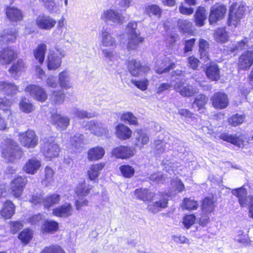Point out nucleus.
I'll return each mask as SVG.
<instances>
[{
  "label": "nucleus",
  "mask_w": 253,
  "mask_h": 253,
  "mask_svg": "<svg viewBox=\"0 0 253 253\" xmlns=\"http://www.w3.org/2000/svg\"><path fill=\"white\" fill-rule=\"evenodd\" d=\"M2 157L8 162L20 159L22 155L20 147L12 139H4L0 145Z\"/></svg>",
  "instance_id": "1"
},
{
  "label": "nucleus",
  "mask_w": 253,
  "mask_h": 253,
  "mask_svg": "<svg viewBox=\"0 0 253 253\" xmlns=\"http://www.w3.org/2000/svg\"><path fill=\"white\" fill-rule=\"evenodd\" d=\"M41 151L45 158L49 160L59 156L60 149L53 137H47L42 140Z\"/></svg>",
  "instance_id": "2"
},
{
  "label": "nucleus",
  "mask_w": 253,
  "mask_h": 253,
  "mask_svg": "<svg viewBox=\"0 0 253 253\" xmlns=\"http://www.w3.org/2000/svg\"><path fill=\"white\" fill-rule=\"evenodd\" d=\"M136 28L137 23L135 22H129L126 27V31L128 35L127 47L129 50L136 49L139 44L143 41V38L136 31Z\"/></svg>",
  "instance_id": "3"
},
{
  "label": "nucleus",
  "mask_w": 253,
  "mask_h": 253,
  "mask_svg": "<svg viewBox=\"0 0 253 253\" xmlns=\"http://www.w3.org/2000/svg\"><path fill=\"white\" fill-rule=\"evenodd\" d=\"M231 193L238 198L241 207L250 208L253 205V195H247V190L243 186L233 189Z\"/></svg>",
  "instance_id": "4"
},
{
  "label": "nucleus",
  "mask_w": 253,
  "mask_h": 253,
  "mask_svg": "<svg viewBox=\"0 0 253 253\" xmlns=\"http://www.w3.org/2000/svg\"><path fill=\"white\" fill-rule=\"evenodd\" d=\"M245 7L243 5L237 3H233L229 9L228 24L236 26L238 22L244 17Z\"/></svg>",
  "instance_id": "5"
},
{
  "label": "nucleus",
  "mask_w": 253,
  "mask_h": 253,
  "mask_svg": "<svg viewBox=\"0 0 253 253\" xmlns=\"http://www.w3.org/2000/svg\"><path fill=\"white\" fill-rule=\"evenodd\" d=\"M18 137L21 145L24 147L33 148L38 144V137L32 130L20 132Z\"/></svg>",
  "instance_id": "6"
},
{
  "label": "nucleus",
  "mask_w": 253,
  "mask_h": 253,
  "mask_svg": "<svg viewBox=\"0 0 253 253\" xmlns=\"http://www.w3.org/2000/svg\"><path fill=\"white\" fill-rule=\"evenodd\" d=\"M101 19L106 23L121 25L123 23L125 18L117 10L108 9L103 11L101 14Z\"/></svg>",
  "instance_id": "7"
},
{
  "label": "nucleus",
  "mask_w": 253,
  "mask_h": 253,
  "mask_svg": "<svg viewBox=\"0 0 253 253\" xmlns=\"http://www.w3.org/2000/svg\"><path fill=\"white\" fill-rule=\"evenodd\" d=\"M154 201L147 206V210L153 213H156L160 211L162 209L166 208L168 203L167 195H156L154 198Z\"/></svg>",
  "instance_id": "8"
},
{
  "label": "nucleus",
  "mask_w": 253,
  "mask_h": 253,
  "mask_svg": "<svg viewBox=\"0 0 253 253\" xmlns=\"http://www.w3.org/2000/svg\"><path fill=\"white\" fill-rule=\"evenodd\" d=\"M25 91L31 97L41 102H44L47 98V94L45 89L38 85H29L25 88Z\"/></svg>",
  "instance_id": "9"
},
{
  "label": "nucleus",
  "mask_w": 253,
  "mask_h": 253,
  "mask_svg": "<svg viewBox=\"0 0 253 253\" xmlns=\"http://www.w3.org/2000/svg\"><path fill=\"white\" fill-rule=\"evenodd\" d=\"M35 23L39 29L49 31L55 26L56 21L49 15L41 14L37 17Z\"/></svg>",
  "instance_id": "10"
},
{
  "label": "nucleus",
  "mask_w": 253,
  "mask_h": 253,
  "mask_svg": "<svg viewBox=\"0 0 253 253\" xmlns=\"http://www.w3.org/2000/svg\"><path fill=\"white\" fill-rule=\"evenodd\" d=\"M227 11L226 6L223 4L214 5L211 7L209 17L211 24L216 23L223 18Z\"/></svg>",
  "instance_id": "11"
},
{
  "label": "nucleus",
  "mask_w": 253,
  "mask_h": 253,
  "mask_svg": "<svg viewBox=\"0 0 253 253\" xmlns=\"http://www.w3.org/2000/svg\"><path fill=\"white\" fill-rule=\"evenodd\" d=\"M112 155L117 159H127L134 155V149L127 146H119L113 149Z\"/></svg>",
  "instance_id": "12"
},
{
  "label": "nucleus",
  "mask_w": 253,
  "mask_h": 253,
  "mask_svg": "<svg viewBox=\"0 0 253 253\" xmlns=\"http://www.w3.org/2000/svg\"><path fill=\"white\" fill-rule=\"evenodd\" d=\"M27 183V179L25 177L19 176L15 178L11 183V192L15 198L20 197L24 188Z\"/></svg>",
  "instance_id": "13"
},
{
  "label": "nucleus",
  "mask_w": 253,
  "mask_h": 253,
  "mask_svg": "<svg viewBox=\"0 0 253 253\" xmlns=\"http://www.w3.org/2000/svg\"><path fill=\"white\" fill-rule=\"evenodd\" d=\"M86 129H89L95 135L101 136L107 135L108 133V129L105 125L96 121H91L88 122L85 126Z\"/></svg>",
  "instance_id": "14"
},
{
  "label": "nucleus",
  "mask_w": 253,
  "mask_h": 253,
  "mask_svg": "<svg viewBox=\"0 0 253 253\" xmlns=\"http://www.w3.org/2000/svg\"><path fill=\"white\" fill-rule=\"evenodd\" d=\"M211 101L212 106L218 109L226 108L229 103L227 94L221 92L214 93L211 98Z\"/></svg>",
  "instance_id": "15"
},
{
  "label": "nucleus",
  "mask_w": 253,
  "mask_h": 253,
  "mask_svg": "<svg viewBox=\"0 0 253 253\" xmlns=\"http://www.w3.org/2000/svg\"><path fill=\"white\" fill-rule=\"evenodd\" d=\"M253 64V51H245L239 57L238 61V66L239 70H248Z\"/></svg>",
  "instance_id": "16"
},
{
  "label": "nucleus",
  "mask_w": 253,
  "mask_h": 253,
  "mask_svg": "<svg viewBox=\"0 0 253 253\" xmlns=\"http://www.w3.org/2000/svg\"><path fill=\"white\" fill-rule=\"evenodd\" d=\"M173 87L176 92L183 97H191L197 92V88L189 84L184 85V83L181 81L176 83Z\"/></svg>",
  "instance_id": "17"
},
{
  "label": "nucleus",
  "mask_w": 253,
  "mask_h": 253,
  "mask_svg": "<svg viewBox=\"0 0 253 253\" xmlns=\"http://www.w3.org/2000/svg\"><path fill=\"white\" fill-rule=\"evenodd\" d=\"M156 64L155 70L156 72L159 74L167 73L175 67L174 63L166 57L163 59L157 60Z\"/></svg>",
  "instance_id": "18"
},
{
  "label": "nucleus",
  "mask_w": 253,
  "mask_h": 253,
  "mask_svg": "<svg viewBox=\"0 0 253 253\" xmlns=\"http://www.w3.org/2000/svg\"><path fill=\"white\" fill-rule=\"evenodd\" d=\"M17 57V55L12 48H4L0 51V64L1 65L9 64Z\"/></svg>",
  "instance_id": "19"
},
{
  "label": "nucleus",
  "mask_w": 253,
  "mask_h": 253,
  "mask_svg": "<svg viewBox=\"0 0 253 253\" xmlns=\"http://www.w3.org/2000/svg\"><path fill=\"white\" fill-rule=\"evenodd\" d=\"M50 121L58 129L64 130L68 126L70 119L68 117L62 116L60 114H53L50 118Z\"/></svg>",
  "instance_id": "20"
},
{
  "label": "nucleus",
  "mask_w": 253,
  "mask_h": 253,
  "mask_svg": "<svg viewBox=\"0 0 253 253\" xmlns=\"http://www.w3.org/2000/svg\"><path fill=\"white\" fill-rule=\"evenodd\" d=\"M73 209L71 204L65 203L53 210L52 214L57 217H67L72 214Z\"/></svg>",
  "instance_id": "21"
},
{
  "label": "nucleus",
  "mask_w": 253,
  "mask_h": 253,
  "mask_svg": "<svg viewBox=\"0 0 253 253\" xmlns=\"http://www.w3.org/2000/svg\"><path fill=\"white\" fill-rule=\"evenodd\" d=\"M41 167V161L36 158H33L27 161L23 167V170L27 173L34 174Z\"/></svg>",
  "instance_id": "22"
},
{
  "label": "nucleus",
  "mask_w": 253,
  "mask_h": 253,
  "mask_svg": "<svg viewBox=\"0 0 253 253\" xmlns=\"http://www.w3.org/2000/svg\"><path fill=\"white\" fill-rule=\"evenodd\" d=\"M149 142L148 134L143 130H138L135 133L134 145L141 149L144 145H147Z\"/></svg>",
  "instance_id": "23"
},
{
  "label": "nucleus",
  "mask_w": 253,
  "mask_h": 253,
  "mask_svg": "<svg viewBox=\"0 0 253 253\" xmlns=\"http://www.w3.org/2000/svg\"><path fill=\"white\" fill-rule=\"evenodd\" d=\"M26 66L24 61L19 59L16 62L13 63L8 69V72L11 76L15 78L21 75L25 71Z\"/></svg>",
  "instance_id": "24"
},
{
  "label": "nucleus",
  "mask_w": 253,
  "mask_h": 253,
  "mask_svg": "<svg viewBox=\"0 0 253 253\" xmlns=\"http://www.w3.org/2000/svg\"><path fill=\"white\" fill-rule=\"evenodd\" d=\"M134 196L136 198L143 202L152 201L154 200L155 194L151 192L148 189L139 188L134 191Z\"/></svg>",
  "instance_id": "25"
},
{
  "label": "nucleus",
  "mask_w": 253,
  "mask_h": 253,
  "mask_svg": "<svg viewBox=\"0 0 253 253\" xmlns=\"http://www.w3.org/2000/svg\"><path fill=\"white\" fill-rule=\"evenodd\" d=\"M115 134L117 137L121 140L129 139L132 134L131 130L126 125L119 124L115 127Z\"/></svg>",
  "instance_id": "26"
},
{
  "label": "nucleus",
  "mask_w": 253,
  "mask_h": 253,
  "mask_svg": "<svg viewBox=\"0 0 253 253\" xmlns=\"http://www.w3.org/2000/svg\"><path fill=\"white\" fill-rule=\"evenodd\" d=\"M62 63L61 58H59L57 53L50 51L47 56V68L49 70H55L60 67Z\"/></svg>",
  "instance_id": "27"
},
{
  "label": "nucleus",
  "mask_w": 253,
  "mask_h": 253,
  "mask_svg": "<svg viewBox=\"0 0 253 253\" xmlns=\"http://www.w3.org/2000/svg\"><path fill=\"white\" fill-rule=\"evenodd\" d=\"M220 138L224 141L230 142L234 145L240 147L243 145V138L241 135L229 134L227 133H222L220 135Z\"/></svg>",
  "instance_id": "28"
},
{
  "label": "nucleus",
  "mask_w": 253,
  "mask_h": 253,
  "mask_svg": "<svg viewBox=\"0 0 253 253\" xmlns=\"http://www.w3.org/2000/svg\"><path fill=\"white\" fill-rule=\"evenodd\" d=\"M5 13L8 19L12 22L21 21L23 17L22 11L17 7H8Z\"/></svg>",
  "instance_id": "29"
},
{
  "label": "nucleus",
  "mask_w": 253,
  "mask_h": 253,
  "mask_svg": "<svg viewBox=\"0 0 253 253\" xmlns=\"http://www.w3.org/2000/svg\"><path fill=\"white\" fill-rule=\"evenodd\" d=\"M17 32L14 29H7L3 30L0 35V41L3 43L14 42L17 38Z\"/></svg>",
  "instance_id": "30"
},
{
  "label": "nucleus",
  "mask_w": 253,
  "mask_h": 253,
  "mask_svg": "<svg viewBox=\"0 0 253 253\" xmlns=\"http://www.w3.org/2000/svg\"><path fill=\"white\" fill-rule=\"evenodd\" d=\"M0 91L7 95H13L18 92V86L10 82H0Z\"/></svg>",
  "instance_id": "31"
},
{
  "label": "nucleus",
  "mask_w": 253,
  "mask_h": 253,
  "mask_svg": "<svg viewBox=\"0 0 253 253\" xmlns=\"http://www.w3.org/2000/svg\"><path fill=\"white\" fill-rule=\"evenodd\" d=\"M105 153V150L102 147H93L88 151L87 158L89 161H97L104 156Z\"/></svg>",
  "instance_id": "32"
},
{
  "label": "nucleus",
  "mask_w": 253,
  "mask_h": 253,
  "mask_svg": "<svg viewBox=\"0 0 253 253\" xmlns=\"http://www.w3.org/2000/svg\"><path fill=\"white\" fill-rule=\"evenodd\" d=\"M102 40L101 43L103 46L106 47H115L117 45V41L110 33L106 30L103 29L101 32Z\"/></svg>",
  "instance_id": "33"
},
{
  "label": "nucleus",
  "mask_w": 253,
  "mask_h": 253,
  "mask_svg": "<svg viewBox=\"0 0 253 253\" xmlns=\"http://www.w3.org/2000/svg\"><path fill=\"white\" fill-rule=\"evenodd\" d=\"M15 206L10 201H6L0 211L1 215L5 219L10 218L15 213Z\"/></svg>",
  "instance_id": "34"
},
{
  "label": "nucleus",
  "mask_w": 253,
  "mask_h": 253,
  "mask_svg": "<svg viewBox=\"0 0 253 253\" xmlns=\"http://www.w3.org/2000/svg\"><path fill=\"white\" fill-rule=\"evenodd\" d=\"M104 166L105 164L103 163L91 165L87 171L89 179L93 180L98 177L100 171L104 168Z\"/></svg>",
  "instance_id": "35"
},
{
  "label": "nucleus",
  "mask_w": 253,
  "mask_h": 253,
  "mask_svg": "<svg viewBox=\"0 0 253 253\" xmlns=\"http://www.w3.org/2000/svg\"><path fill=\"white\" fill-rule=\"evenodd\" d=\"M58 83L61 88L68 89L72 87L70 76L66 71L60 72L58 75Z\"/></svg>",
  "instance_id": "36"
},
{
  "label": "nucleus",
  "mask_w": 253,
  "mask_h": 253,
  "mask_svg": "<svg viewBox=\"0 0 253 253\" xmlns=\"http://www.w3.org/2000/svg\"><path fill=\"white\" fill-rule=\"evenodd\" d=\"M206 75L211 81H217L220 78L219 69L215 64L210 65L206 71Z\"/></svg>",
  "instance_id": "37"
},
{
  "label": "nucleus",
  "mask_w": 253,
  "mask_h": 253,
  "mask_svg": "<svg viewBox=\"0 0 253 253\" xmlns=\"http://www.w3.org/2000/svg\"><path fill=\"white\" fill-rule=\"evenodd\" d=\"M46 50V44L44 43H41L33 51L35 58L40 64H42L44 61Z\"/></svg>",
  "instance_id": "38"
},
{
  "label": "nucleus",
  "mask_w": 253,
  "mask_h": 253,
  "mask_svg": "<svg viewBox=\"0 0 253 253\" xmlns=\"http://www.w3.org/2000/svg\"><path fill=\"white\" fill-rule=\"evenodd\" d=\"M58 229V223L53 220H46L42 227L43 233H54Z\"/></svg>",
  "instance_id": "39"
},
{
  "label": "nucleus",
  "mask_w": 253,
  "mask_h": 253,
  "mask_svg": "<svg viewBox=\"0 0 253 253\" xmlns=\"http://www.w3.org/2000/svg\"><path fill=\"white\" fill-rule=\"evenodd\" d=\"M141 66L139 61L133 59L128 62V69L132 76L138 77L141 75Z\"/></svg>",
  "instance_id": "40"
},
{
  "label": "nucleus",
  "mask_w": 253,
  "mask_h": 253,
  "mask_svg": "<svg viewBox=\"0 0 253 253\" xmlns=\"http://www.w3.org/2000/svg\"><path fill=\"white\" fill-rule=\"evenodd\" d=\"M91 189V186L83 182L78 184L75 189V193L78 197H82L87 196Z\"/></svg>",
  "instance_id": "41"
},
{
  "label": "nucleus",
  "mask_w": 253,
  "mask_h": 253,
  "mask_svg": "<svg viewBox=\"0 0 253 253\" xmlns=\"http://www.w3.org/2000/svg\"><path fill=\"white\" fill-rule=\"evenodd\" d=\"M121 120L129 125L137 126L138 124L137 118L130 112L123 113L121 116Z\"/></svg>",
  "instance_id": "42"
},
{
  "label": "nucleus",
  "mask_w": 253,
  "mask_h": 253,
  "mask_svg": "<svg viewBox=\"0 0 253 253\" xmlns=\"http://www.w3.org/2000/svg\"><path fill=\"white\" fill-rule=\"evenodd\" d=\"M65 98V94L62 90L53 91L50 95V100L54 104L62 103Z\"/></svg>",
  "instance_id": "43"
},
{
  "label": "nucleus",
  "mask_w": 253,
  "mask_h": 253,
  "mask_svg": "<svg viewBox=\"0 0 253 253\" xmlns=\"http://www.w3.org/2000/svg\"><path fill=\"white\" fill-rule=\"evenodd\" d=\"M196 24L199 26L204 25V21L207 19L206 10L204 7H199L195 15Z\"/></svg>",
  "instance_id": "44"
},
{
  "label": "nucleus",
  "mask_w": 253,
  "mask_h": 253,
  "mask_svg": "<svg viewBox=\"0 0 253 253\" xmlns=\"http://www.w3.org/2000/svg\"><path fill=\"white\" fill-rule=\"evenodd\" d=\"M208 49V42L205 40H200L199 41V52L201 58L206 61L209 60Z\"/></svg>",
  "instance_id": "45"
},
{
  "label": "nucleus",
  "mask_w": 253,
  "mask_h": 253,
  "mask_svg": "<svg viewBox=\"0 0 253 253\" xmlns=\"http://www.w3.org/2000/svg\"><path fill=\"white\" fill-rule=\"evenodd\" d=\"M20 110L24 113H30L34 110V107L29 99L23 98L19 103Z\"/></svg>",
  "instance_id": "46"
},
{
  "label": "nucleus",
  "mask_w": 253,
  "mask_h": 253,
  "mask_svg": "<svg viewBox=\"0 0 253 253\" xmlns=\"http://www.w3.org/2000/svg\"><path fill=\"white\" fill-rule=\"evenodd\" d=\"M215 205L212 198L207 197L204 199L202 204V211L204 212L211 213L213 211Z\"/></svg>",
  "instance_id": "47"
},
{
  "label": "nucleus",
  "mask_w": 253,
  "mask_h": 253,
  "mask_svg": "<svg viewBox=\"0 0 253 253\" xmlns=\"http://www.w3.org/2000/svg\"><path fill=\"white\" fill-rule=\"evenodd\" d=\"M60 201V196L54 194L43 199V204L45 208H49L54 204H58Z\"/></svg>",
  "instance_id": "48"
},
{
  "label": "nucleus",
  "mask_w": 253,
  "mask_h": 253,
  "mask_svg": "<svg viewBox=\"0 0 253 253\" xmlns=\"http://www.w3.org/2000/svg\"><path fill=\"white\" fill-rule=\"evenodd\" d=\"M177 26L183 33H190L192 31V24L188 20L179 19L177 22Z\"/></svg>",
  "instance_id": "49"
},
{
  "label": "nucleus",
  "mask_w": 253,
  "mask_h": 253,
  "mask_svg": "<svg viewBox=\"0 0 253 253\" xmlns=\"http://www.w3.org/2000/svg\"><path fill=\"white\" fill-rule=\"evenodd\" d=\"M208 101V97L204 94H199L196 97L192 104V106L193 108H197L198 110L203 109L207 103Z\"/></svg>",
  "instance_id": "50"
},
{
  "label": "nucleus",
  "mask_w": 253,
  "mask_h": 253,
  "mask_svg": "<svg viewBox=\"0 0 253 253\" xmlns=\"http://www.w3.org/2000/svg\"><path fill=\"white\" fill-rule=\"evenodd\" d=\"M249 46V40L246 38L244 40L238 42L236 44L233 45L230 47L229 50L231 52H236L239 50H242Z\"/></svg>",
  "instance_id": "51"
},
{
  "label": "nucleus",
  "mask_w": 253,
  "mask_h": 253,
  "mask_svg": "<svg viewBox=\"0 0 253 253\" xmlns=\"http://www.w3.org/2000/svg\"><path fill=\"white\" fill-rule=\"evenodd\" d=\"M84 136L83 135L77 133L70 138V143L73 147L79 149L84 144Z\"/></svg>",
  "instance_id": "52"
},
{
  "label": "nucleus",
  "mask_w": 253,
  "mask_h": 253,
  "mask_svg": "<svg viewBox=\"0 0 253 253\" xmlns=\"http://www.w3.org/2000/svg\"><path fill=\"white\" fill-rule=\"evenodd\" d=\"M214 37L218 42H225L228 40V35L223 29H217L215 32Z\"/></svg>",
  "instance_id": "53"
},
{
  "label": "nucleus",
  "mask_w": 253,
  "mask_h": 253,
  "mask_svg": "<svg viewBox=\"0 0 253 253\" xmlns=\"http://www.w3.org/2000/svg\"><path fill=\"white\" fill-rule=\"evenodd\" d=\"M72 114L74 115L75 117L80 119H83L85 118H90L94 116L93 113H88L85 110H80L76 108L72 110Z\"/></svg>",
  "instance_id": "54"
},
{
  "label": "nucleus",
  "mask_w": 253,
  "mask_h": 253,
  "mask_svg": "<svg viewBox=\"0 0 253 253\" xmlns=\"http://www.w3.org/2000/svg\"><path fill=\"white\" fill-rule=\"evenodd\" d=\"M245 119V116L243 115H239L236 114L231 116L228 119V122L230 125L234 126H236L244 122Z\"/></svg>",
  "instance_id": "55"
},
{
  "label": "nucleus",
  "mask_w": 253,
  "mask_h": 253,
  "mask_svg": "<svg viewBox=\"0 0 253 253\" xmlns=\"http://www.w3.org/2000/svg\"><path fill=\"white\" fill-rule=\"evenodd\" d=\"M44 172L45 177L43 179V182H45L46 186H48L54 180L53 176L54 172L53 170L48 166L45 167Z\"/></svg>",
  "instance_id": "56"
},
{
  "label": "nucleus",
  "mask_w": 253,
  "mask_h": 253,
  "mask_svg": "<svg viewBox=\"0 0 253 253\" xmlns=\"http://www.w3.org/2000/svg\"><path fill=\"white\" fill-rule=\"evenodd\" d=\"M33 236L32 231L26 229L22 231L18 236V238L25 244L28 243L31 240Z\"/></svg>",
  "instance_id": "57"
},
{
  "label": "nucleus",
  "mask_w": 253,
  "mask_h": 253,
  "mask_svg": "<svg viewBox=\"0 0 253 253\" xmlns=\"http://www.w3.org/2000/svg\"><path fill=\"white\" fill-rule=\"evenodd\" d=\"M198 207L197 202L189 198H185L182 204V208L188 210H196Z\"/></svg>",
  "instance_id": "58"
},
{
  "label": "nucleus",
  "mask_w": 253,
  "mask_h": 253,
  "mask_svg": "<svg viewBox=\"0 0 253 253\" xmlns=\"http://www.w3.org/2000/svg\"><path fill=\"white\" fill-rule=\"evenodd\" d=\"M120 169L122 173L125 177H131L134 173V169L128 165L122 166L120 167Z\"/></svg>",
  "instance_id": "59"
},
{
  "label": "nucleus",
  "mask_w": 253,
  "mask_h": 253,
  "mask_svg": "<svg viewBox=\"0 0 253 253\" xmlns=\"http://www.w3.org/2000/svg\"><path fill=\"white\" fill-rule=\"evenodd\" d=\"M131 83L138 88L141 90L142 91L146 90L149 84V81L147 79H144L139 81L132 80Z\"/></svg>",
  "instance_id": "60"
},
{
  "label": "nucleus",
  "mask_w": 253,
  "mask_h": 253,
  "mask_svg": "<svg viewBox=\"0 0 253 253\" xmlns=\"http://www.w3.org/2000/svg\"><path fill=\"white\" fill-rule=\"evenodd\" d=\"M102 52L105 58L108 60L112 61L118 58V54L113 49H105L102 50Z\"/></svg>",
  "instance_id": "61"
},
{
  "label": "nucleus",
  "mask_w": 253,
  "mask_h": 253,
  "mask_svg": "<svg viewBox=\"0 0 253 253\" xmlns=\"http://www.w3.org/2000/svg\"><path fill=\"white\" fill-rule=\"evenodd\" d=\"M41 253H65L64 250L58 246H51L45 247Z\"/></svg>",
  "instance_id": "62"
},
{
  "label": "nucleus",
  "mask_w": 253,
  "mask_h": 253,
  "mask_svg": "<svg viewBox=\"0 0 253 253\" xmlns=\"http://www.w3.org/2000/svg\"><path fill=\"white\" fill-rule=\"evenodd\" d=\"M12 104V102L5 99L0 98V109L7 111L8 113V117L11 115V111L8 109Z\"/></svg>",
  "instance_id": "63"
},
{
  "label": "nucleus",
  "mask_w": 253,
  "mask_h": 253,
  "mask_svg": "<svg viewBox=\"0 0 253 253\" xmlns=\"http://www.w3.org/2000/svg\"><path fill=\"white\" fill-rule=\"evenodd\" d=\"M195 220L194 214L187 215L184 217L183 223L187 229H189L195 223Z\"/></svg>",
  "instance_id": "64"
}]
</instances>
